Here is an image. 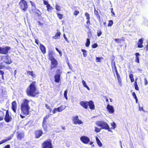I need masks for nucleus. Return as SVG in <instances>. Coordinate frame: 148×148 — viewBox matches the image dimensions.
I'll use <instances>...</instances> for the list:
<instances>
[{
  "instance_id": "1",
  "label": "nucleus",
  "mask_w": 148,
  "mask_h": 148,
  "mask_svg": "<svg viewBox=\"0 0 148 148\" xmlns=\"http://www.w3.org/2000/svg\"><path fill=\"white\" fill-rule=\"evenodd\" d=\"M35 82H32L27 88V93L29 96L34 97L39 93L38 91L36 90L35 85Z\"/></svg>"
},
{
  "instance_id": "2",
  "label": "nucleus",
  "mask_w": 148,
  "mask_h": 148,
  "mask_svg": "<svg viewBox=\"0 0 148 148\" xmlns=\"http://www.w3.org/2000/svg\"><path fill=\"white\" fill-rule=\"evenodd\" d=\"M96 123L102 129L108 130L109 131H110L109 126L106 123L102 121H98L96 122Z\"/></svg>"
},
{
  "instance_id": "3",
  "label": "nucleus",
  "mask_w": 148,
  "mask_h": 148,
  "mask_svg": "<svg viewBox=\"0 0 148 148\" xmlns=\"http://www.w3.org/2000/svg\"><path fill=\"white\" fill-rule=\"evenodd\" d=\"M42 148H53L51 140L48 139L44 141L42 143Z\"/></svg>"
},
{
  "instance_id": "4",
  "label": "nucleus",
  "mask_w": 148,
  "mask_h": 148,
  "mask_svg": "<svg viewBox=\"0 0 148 148\" xmlns=\"http://www.w3.org/2000/svg\"><path fill=\"white\" fill-rule=\"evenodd\" d=\"M20 8L24 12L26 11L27 8V5L26 2L22 0L19 3Z\"/></svg>"
},
{
  "instance_id": "5",
  "label": "nucleus",
  "mask_w": 148,
  "mask_h": 148,
  "mask_svg": "<svg viewBox=\"0 0 148 148\" xmlns=\"http://www.w3.org/2000/svg\"><path fill=\"white\" fill-rule=\"evenodd\" d=\"M0 58L1 60L8 64H10L12 62L10 58L8 56H0Z\"/></svg>"
},
{
  "instance_id": "6",
  "label": "nucleus",
  "mask_w": 148,
  "mask_h": 148,
  "mask_svg": "<svg viewBox=\"0 0 148 148\" xmlns=\"http://www.w3.org/2000/svg\"><path fill=\"white\" fill-rule=\"evenodd\" d=\"M10 50V47L8 46L0 47V53L2 54H7L8 51Z\"/></svg>"
},
{
  "instance_id": "7",
  "label": "nucleus",
  "mask_w": 148,
  "mask_h": 148,
  "mask_svg": "<svg viewBox=\"0 0 148 148\" xmlns=\"http://www.w3.org/2000/svg\"><path fill=\"white\" fill-rule=\"evenodd\" d=\"M3 112H4V114L5 113V121L7 122H8L11 121L12 118L10 116L9 114L8 111L5 110H3Z\"/></svg>"
},
{
  "instance_id": "8",
  "label": "nucleus",
  "mask_w": 148,
  "mask_h": 148,
  "mask_svg": "<svg viewBox=\"0 0 148 148\" xmlns=\"http://www.w3.org/2000/svg\"><path fill=\"white\" fill-rule=\"evenodd\" d=\"M80 139L83 143L86 144H88L90 141V138L86 136H83L81 137Z\"/></svg>"
},
{
  "instance_id": "9",
  "label": "nucleus",
  "mask_w": 148,
  "mask_h": 148,
  "mask_svg": "<svg viewBox=\"0 0 148 148\" xmlns=\"http://www.w3.org/2000/svg\"><path fill=\"white\" fill-rule=\"evenodd\" d=\"M29 108V106H21L22 112L25 114H28Z\"/></svg>"
},
{
  "instance_id": "10",
  "label": "nucleus",
  "mask_w": 148,
  "mask_h": 148,
  "mask_svg": "<svg viewBox=\"0 0 148 148\" xmlns=\"http://www.w3.org/2000/svg\"><path fill=\"white\" fill-rule=\"evenodd\" d=\"M73 121L75 124H82L83 122L80 120H79L77 116L73 117Z\"/></svg>"
},
{
  "instance_id": "11",
  "label": "nucleus",
  "mask_w": 148,
  "mask_h": 148,
  "mask_svg": "<svg viewBox=\"0 0 148 148\" xmlns=\"http://www.w3.org/2000/svg\"><path fill=\"white\" fill-rule=\"evenodd\" d=\"M13 136V134H12L8 137H7L5 139H3L0 142V145L2 144L5 142L10 140L12 138Z\"/></svg>"
},
{
  "instance_id": "12",
  "label": "nucleus",
  "mask_w": 148,
  "mask_h": 148,
  "mask_svg": "<svg viewBox=\"0 0 148 148\" xmlns=\"http://www.w3.org/2000/svg\"><path fill=\"white\" fill-rule=\"evenodd\" d=\"M107 109L110 114H112L114 112V108L112 106L108 104L107 106Z\"/></svg>"
},
{
  "instance_id": "13",
  "label": "nucleus",
  "mask_w": 148,
  "mask_h": 148,
  "mask_svg": "<svg viewBox=\"0 0 148 148\" xmlns=\"http://www.w3.org/2000/svg\"><path fill=\"white\" fill-rule=\"evenodd\" d=\"M51 69L56 67L58 65V63L57 60L55 59L51 60Z\"/></svg>"
},
{
  "instance_id": "14",
  "label": "nucleus",
  "mask_w": 148,
  "mask_h": 148,
  "mask_svg": "<svg viewBox=\"0 0 148 148\" xmlns=\"http://www.w3.org/2000/svg\"><path fill=\"white\" fill-rule=\"evenodd\" d=\"M80 104L83 108L87 109L88 107V102L86 101H82L80 102Z\"/></svg>"
},
{
  "instance_id": "15",
  "label": "nucleus",
  "mask_w": 148,
  "mask_h": 148,
  "mask_svg": "<svg viewBox=\"0 0 148 148\" xmlns=\"http://www.w3.org/2000/svg\"><path fill=\"white\" fill-rule=\"evenodd\" d=\"M29 101L26 99H23L21 106H29L28 105Z\"/></svg>"
},
{
  "instance_id": "16",
  "label": "nucleus",
  "mask_w": 148,
  "mask_h": 148,
  "mask_svg": "<svg viewBox=\"0 0 148 148\" xmlns=\"http://www.w3.org/2000/svg\"><path fill=\"white\" fill-rule=\"evenodd\" d=\"M17 108V104L15 101H13L12 103V109L14 112H16Z\"/></svg>"
},
{
  "instance_id": "17",
  "label": "nucleus",
  "mask_w": 148,
  "mask_h": 148,
  "mask_svg": "<svg viewBox=\"0 0 148 148\" xmlns=\"http://www.w3.org/2000/svg\"><path fill=\"white\" fill-rule=\"evenodd\" d=\"M144 39L143 38H141L139 39L138 40V47L139 48H142L143 47V40Z\"/></svg>"
},
{
  "instance_id": "18",
  "label": "nucleus",
  "mask_w": 148,
  "mask_h": 148,
  "mask_svg": "<svg viewBox=\"0 0 148 148\" xmlns=\"http://www.w3.org/2000/svg\"><path fill=\"white\" fill-rule=\"evenodd\" d=\"M42 134V132L41 130H37L35 132L36 138H39L41 136Z\"/></svg>"
},
{
  "instance_id": "19",
  "label": "nucleus",
  "mask_w": 148,
  "mask_h": 148,
  "mask_svg": "<svg viewBox=\"0 0 148 148\" xmlns=\"http://www.w3.org/2000/svg\"><path fill=\"white\" fill-rule=\"evenodd\" d=\"M17 133L18 134L17 135V137L18 139L21 140L22 138L24 137V134L23 132H17Z\"/></svg>"
},
{
  "instance_id": "20",
  "label": "nucleus",
  "mask_w": 148,
  "mask_h": 148,
  "mask_svg": "<svg viewBox=\"0 0 148 148\" xmlns=\"http://www.w3.org/2000/svg\"><path fill=\"white\" fill-rule=\"evenodd\" d=\"M55 81L56 82L58 83L60 79V75L59 74H57L54 76Z\"/></svg>"
},
{
  "instance_id": "21",
  "label": "nucleus",
  "mask_w": 148,
  "mask_h": 148,
  "mask_svg": "<svg viewBox=\"0 0 148 148\" xmlns=\"http://www.w3.org/2000/svg\"><path fill=\"white\" fill-rule=\"evenodd\" d=\"M40 48L43 54H44L46 53V48L44 45L41 44H40Z\"/></svg>"
},
{
  "instance_id": "22",
  "label": "nucleus",
  "mask_w": 148,
  "mask_h": 148,
  "mask_svg": "<svg viewBox=\"0 0 148 148\" xmlns=\"http://www.w3.org/2000/svg\"><path fill=\"white\" fill-rule=\"evenodd\" d=\"M66 107V106L62 105L60 107H58V108H56L57 111L58 112H61L63 110H64L65 108Z\"/></svg>"
},
{
  "instance_id": "23",
  "label": "nucleus",
  "mask_w": 148,
  "mask_h": 148,
  "mask_svg": "<svg viewBox=\"0 0 148 148\" xmlns=\"http://www.w3.org/2000/svg\"><path fill=\"white\" fill-rule=\"evenodd\" d=\"M88 102V105L89 106L90 109H95V106L93 102L92 101H90Z\"/></svg>"
},
{
  "instance_id": "24",
  "label": "nucleus",
  "mask_w": 148,
  "mask_h": 148,
  "mask_svg": "<svg viewBox=\"0 0 148 148\" xmlns=\"http://www.w3.org/2000/svg\"><path fill=\"white\" fill-rule=\"evenodd\" d=\"M27 74L31 76L32 77L34 78L36 77V75L33 71H27Z\"/></svg>"
},
{
  "instance_id": "25",
  "label": "nucleus",
  "mask_w": 148,
  "mask_h": 148,
  "mask_svg": "<svg viewBox=\"0 0 148 148\" xmlns=\"http://www.w3.org/2000/svg\"><path fill=\"white\" fill-rule=\"evenodd\" d=\"M4 118V112L3 109V111L0 110V121L2 120Z\"/></svg>"
},
{
  "instance_id": "26",
  "label": "nucleus",
  "mask_w": 148,
  "mask_h": 148,
  "mask_svg": "<svg viewBox=\"0 0 148 148\" xmlns=\"http://www.w3.org/2000/svg\"><path fill=\"white\" fill-rule=\"evenodd\" d=\"M53 52L52 51L49 52V59L51 60L55 59L53 56Z\"/></svg>"
},
{
  "instance_id": "27",
  "label": "nucleus",
  "mask_w": 148,
  "mask_h": 148,
  "mask_svg": "<svg viewBox=\"0 0 148 148\" xmlns=\"http://www.w3.org/2000/svg\"><path fill=\"white\" fill-rule=\"evenodd\" d=\"M95 14L97 16V18L99 19V21H100V16L98 12L95 8L94 10Z\"/></svg>"
},
{
  "instance_id": "28",
  "label": "nucleus",
  "mask_w": 148,
  "mask_h": 148,
  "mask_svg": "<svg viewBox=\"0 0 148 148\" xmlns=\"http://www.w3.org/2000/svg\"><path fill=\"white\" fill-rule=\"evenodd\" d=\"M140 55L139 53H135V55L136 56V59L135 60V62L139 63V58L138 56Z\"/></svg>"
},
{
  "instance_id": "29",
  "label": "nucleus",
  "mask_w": 148,
  "mask_h": 148,
  "mask_svg": "<svg viewBox=\"0 0 148 148\" xmlns=\"http://www.w3.org/2000/svg\"><path fill=\"white\" fill-rule=\"evenodd\" d=\"M61 35V33L60 32H57L55 36L53 37L55 39H59V38Z\"/></svg>"
},
{
  "instance_id": "30",
  "label": "nucleus",
  "mask_w": 148,
  "mask_h": 148,
  "mask_svg": "<svg viewBox=\"0 0 148 148\" xmlns=\"http://www.w3.org/2000/svg\"><path fill=\"white\" fill-rule=\"evenodd\" d=\"M96 140L97 142V143L98 145L100 147H101L102 146V145L100 140L97 137H96Z\"/></svg>"
},
{
  "instance_id": "31",
  "label": "nucleus",
  "mask_w": 148,
  "mask_h": 148,
  "mask_svg": "<svg viewBox=\"0 0 148 148\" xmlns=\"http://www.w3.org/2000/svg\"><path fill=\"white\" fill-rule=\"evenodd\" d=\"M82 83L84 87H85L86 88H87L88 90H90V88L88 87V86L86 84V82L85 81H84V80H83L82 81Z\"/></svg>"
},
{
  "instance_id": "32",
  "label": "nucleus",
  "mask_w": 148,
  "mask_h": 148,
  "mask_svg": "<svg viewBox=\"0 0 148 148\" xmlns=\"http://www.w3.org/2000/svg\"><path fill=\"white\" fill-rule=\"evenodd\" d=\"M46 7L47 8V10L48 12H51V10L53 9L52 7L51 6L50 4L48 5H47Z\"/></svg>"
},
{
  "instance_id": "33",
  "label": "nucleus",
  "mask_w": 148,
  "mask_h": 148,
  "mask_svg": "<svg viewBox=\"0 0 148 148\" xmlns=\"http://www.w3.org/2000/svg\"><path fill=\"white\" fill-rule=\"evenodd\" d=\"M46 122H44L43 121L42 122V127L43 128H44V130L45 131H47V126L46 125Z\"/></svg>"
},
{
  "instance_id": "34",
  "label": "nucleus",
  "mask_w": 148,
  "mask_h": 148,
  "mask_svg": "<svg viewBox=\"0 0 148 148\" xmlns=\"http://www.w3.org/2000/svg\"><path fill=\"white\" fill-rule=\"evenodd\" d=\"M51 115V114H48L47 115H46L44 118L43 121L44 122H46V120L48 119L49 116Z\"/></svg>"
},
{
  "instance_id": "35",
  "label": "nucleus",
  "mask_w": 148,
  "mask_h": 148,
  "mask_svg": "<svg viewBox=\"0 0 148 148\" xmlns=\"http://www.w3.org/2000/svg\"><path fill=\"white\" fill-rule=\"evenodd\" d=\"M90 43V40L88 38H87L86 40V47H88Z\"/></svg>"
},
{
  "instance_id": "36",
  "label": "nucleus",
  "mask_w": 148,
  "mask_h": 148,
  "mask_svg": "<svg viewBox=\"0 0 148 148\" xmlns=\"http://www.w3.org/2000/svg\"><path fill=\"white\" fill-rule=\"evenodd\" d=\"M133 75L132 74H131L130 75L129 77L131 81L132 82H134V79L133 78Z\"/></svg>"
},
{
  "instance_id": "37",
  "label": "nucleus",
  "mask_w": 148,
  "mask_h": 148,
  "mask_svg": "<svg viewBox=\"0 0 148 148\" xmlns=\"http://www.w3.org/2000/svg\"><path fill=\"white\" fill-rule=\"evenodd\" d=\"M61 6L58 4L56 5V9L57 11H60L61 10Z\"/></svg>"
},
{
  "instance_id": "38",
  "label": "nucleus",
  "mask_w": 148,
  "mask_h": 148,
  "mask_svg": "<svg viewBox=\"0 0 148 148\" xmlns=\"http://www.w3.org/2000/svg\"><path fill=\"white\" fill-rule=\"evenodd\" d=\"M81 50L83 53L84 56V57H86L87 55L86 51V50L83 49H82Z\"/></svg>"
},
{
  "instance_id": "39",
  "label": "nucleus",
  "mask_w": 148,
  "mask_h": 148,
  "mask_svg": "<svg viewBox=\"0 0 148 148\" xmlns=\"http://www.w3.org/2000/svg\"><path fill=\"white\" fill-rule=\"evenodd\" d=\"M132 95L134 97V98L136 99V102H137L138 101V99L137 98L135 93L134 92H133L132 93Z\"/></svg>"
},
{
  "instance_id": "40",
  "label": "nucleus",
  "mask_w": 148,
  "mask_h": 148,
  "mask_svg": "<svg viewBox=\"0 0 148 148\" xmlns=\"http://www.w3.org/2000/svg\"><path fill=\"white\" fill-rule=\"evenodd\" d=\"M67 90H66L64 91V96L66 100L68 99V97H67Z\"/></svg>"
},
{
  "instance_id": "41",
  "label": "nucleus",
  "mask_w": 148,
  "mask_h": 148,
  "mask_svg": "<svg viewBox=\"0 0 148 148\" xmlns=\"http://www.w3.org/2000/svg\"><path fill=\"white\" fill-rule=\"evenodd\" d=\"M111 126L112 127V128L114 129L116 128V125L115 123L112 122L111 123Z\"/></svg>"
},
{
  "instance_id": "42",
  "label": "nucleus",
  "mask_w": 148,
  "mask_h": 148,
  "mask_svg": "<svg viewBox=\"0 0 148 148\" xmlns=\"http://www.w3.org/2000/svg\"><path fill=\"white\" fill-rule=\"evenodd\" d=\"M134 86L135 89L136 90H138L139 88L138 87V85L137 84V82L135 81L134 83Z\"/></svg>"
},
{
  "instance_id": "43",
  "label": "nucleus",
  "mask_w": 148,
  "mask_h": 148,
  "mask_svg": "<svg viewBox=\"0 0 148 148\" xmlns=\"http://www.w3.org/2000/svg\"><path fill=\"white\" fill-rule=\"evenodd\" d=\"M45 107L46 108L48 109L50 112L52 110L51 108L47 104H46L45 105Z\"/></svg>"
},
{
  "instance_id": "44",
  "label": "nucleus",
  "mask_w": 148,
  "mask_h": 148,
  "mask_svg": "<svg viewBox=\"0 0 148 148\" xmlns=\"http://www.w3.org/2000/svg\"><path fill=\"white\" fill-rule=\"evenodd\" d=\"M57 16L60 19H62L63 18V15L62 14L57 13Z\"/></svg>"
},
{
  "instance_id": "45",
  "label": "nucleus",
  "mask_w": 148,
  "mask_h": 148,
  "mask_svg": "<svg viewBox=\"0 0 148 148\" xmlns=\"http://www.w3.org/2000/svg\"><path fill=\"white\" fill-rule=\"evenodd\" d=\"M113 22L112 20L109 21L108 24V26H111L113 25Z\"/></svg>"
},
{
  "instance_id": "46",
  "label": "nucleus",
  "mask_w": 148,
  "mask_h": 148,
  "mask_svg": "<svg viewBox=\"0 0 148 148\" xmlns=\"http://www.w3.org/2000/svg\"><path fill=\"white\" fill-rule=\"evenodd\" d=\"M85 16L86 17L87 19H90V15L87 12L85 13Z\"/></svg>"
},
{
  "instance_id": "47",
  "label": "nucleus",
  "mask_w": 148,
  "mask_h": 148,
  "mask_svg": "<svg viewBox=\"0 0 148 148\" xmlns=\"http://www.w3.org/2000/svg\"><path fill=\"white\" fill-rule=\"evenodd\" d=\"M102 32L101 30H98L97 32V35L98 36H100Z\"/></svg>"
},
{
  "instance_id": "48",
  "label": "nucleus",
  "mask_w": 148,
  "mask_h": 148,
  "mask_svg": "<svg viewBox=\"0 0 148 148\" xmlns=\"http://www.w3.org/2000/svg\"><path fill=\"white\" fill-rule=\"evenodd\" d=\"M35 12L36 14H37L38 16H39L40 15L41 12L38 10H36L35 11Z\"/></svg>"
},
{
  "instance_id": "49",
  "label": "nucleus",
  "mask_w": 148,
  "mask_h": 148,
  "mask_svg": "<svg viewBox=\"0 0 148 148\" xmlns=\"http://www.w3.org/2000/svg\"><path fill=\"white\" fill-rule=\"evenodd\" d=\"M115 41L117 43H119L121 42V41L122 40L120 39H114Z\"/></svg>"
},
{
  "instance_id": "50",
  "label": "nucleus",
  "mask_w": 148,
  "mask_h": 148,
  "mask_svg": "<svg viewBox=\"0 0 148 148\" xmlns=\"http://www.w3.org/2000/svg\"><path fill=\"white\" fill-rule=\"evenodd\" d=\"M101 129L97 127H95V131L96 132H100Z\"/></svg>"
},
{
  "instance_id": "51",
  "label": "nucleus",
  "mask_w": 148,
  "mask_h": 148,
  "mask_svg": "<svg viewBox=\"0 0 148 148\" xmlns=\"http://www.w3.org/2000/svg\"><path fill=\"white\" fill-rule=\"evenodd\" d=\"M103 58H100V57H97L96 58V60L97 62H101V59H102Z\"/></svg>"
},
{
  "instance_id": "52",
  "label": "nucleus",
  "mask_w": 148,
  "mask_h": 148,
  "mask_svg": "<svg viewBox=\"0 0 148 148\" xmlns=\"http://www.w3.org/2000/svg\"><path fill=\"white\" fill-rule=\"evenodd\" d=\"M79 13V12L78 11H75L74 12V14L75 16L77 15Z\"/></svg>"
},
{
  "instance_id": "53",
  "label": "nucleus",
  "mask_w": 148,
  "mask_h": 148,
  "mask_svg": "<svg viewBox=\"0 0 148 148\" xmlns=\"http://www.w3.org/2000/svg\"><path fill=\"white\" fill-rule=\"evenodd\" d=\"M97 46H98V45L96 43L94 44L92 46V48H96Z\"/></svg>"
},
{
  "instance_id": "54",
  "label": "nucleus",
  "mask_w": 148,
  "mask_h": 148,
  "mask_svg": "<svg viewBox=\"0 0 148 148\" xmlns=\"http://www.w3.org/2000/svg\"><path fill=\"white\" fill-rule=\"evenodd\" d=\"M57 111V110L56 108H54L53 110L52 111V113L53 114H54L56 113V112Z\"/></svg>"
},
{
  "instance_id": "55",
  "label": "nucleus",
  "mask_w": 148,
  "mask_h": 148,
  "mask_svg": "<svg viewBox=\"0 0 148 148\" xmlns=\"http://www.w3.org/2000/svg\"><path fill=\"white\" fill-rule=\"evenodd\" d=\"M144 79L145 84V85H147L148 84V82L147 79L146 78H145Z\"/></svg>"
},
{
  "instance_id": "56",
  "label": "nucleus",
  "mask_w": 148,
  "mask_h": 148,
  "mask_svg": "<svg viewBox=\"0 0 148 148\" xmlns=\"http://www.w3.org/2000/svg\"><path fill=\"white\" fill-rule=\"evenodd\" d=\"M56 50L59 52L60 54V56H62V52L61 51H60L57 48H56Z\"/></svg>"
},
{
  "instance_id": "57",
  "label": "nucleus",
  "mask_w": 148,
  "mask_h": 148,
  "mask_svg": "<svg viewBox=\"0 0 148 148\" xmlns=\"http://www.w3.org/2000/svg\"><path fill=\"white\" fill-rule=\"evenodd\" d=\"M43 2L44 4L45 5H47L49 4L48 2L44 0Z\"/></svg>"
},
{
  "instance_id": "58",
  "label": "nucleus",
  "mask_w": 148,
  "mask_h": 148,
  "mask_svg": "<svg viewBox=\"0 0 148 148\" xmlns=\"http://www.w3.org/2000/svg\"><path fill=\"white\" fill-rule=\"evenodd\" d=\"M4 74V73L2 71L0 70V74H1L2 75V77H3V75Z\"/></svg>"
},
{
  "instance_id": "59",
  "label": "nucleus",
  "mask_w": 148,
  "mask_h": 148,
  "mask_svg": "<svg viewBox=\"0 0 148 148\" xmlns=\"http://www.w3.org/2000/svg\"><path fill=\"white\" fill-rule=\"evenodd\" d=\"M30 3H31V5L32 6H33L34 7H35V3H33L32 1H30Z\"/></svg>"
},
{
  "instance_id": "60",
  "label": "nucleus",
  "mask_w": 148,
  "mask_h": 148,
  "mask_svg": "<svg viewBox=\"0 0 148 148\" xmlns=\"http://www.w3.org/2000/svg\"><path fill=\"white\" fill-rule=\"evenodd\" d=\"M63 36H64V38L65 39V40L68 42V40L67 39V37H66L65 36V34H64V35H63Z\"/></svg>"
},
{
  "instance_id": "61",
  "label": "nucleus",
  "mask_w": 148,
  "mask_h": 148,
  "mask_svg": "<svg viewBox=\"0 0 148 148\" xmlns=\"http://www.w3.org/2000/svg\"><path fill=\"white\" fill-rule=\"evenodd\" d=\"M116 75L117 76V78H118V77L119 76V75L118 74V72L117 71V69L116 68Z\"/></svg>"
},
{
  "instance_id": "62",
  "label": "nucleus",
  "mask_w": 148,
  "mask_h": 148,
  "mask_svg": "<svg viewBox=\"0 0 148 148\" xmlns=\"http://www.w3.org/2000/svg\"><path fill=\"white\" fill-rule=\"evenodd\" d=\"M5 148H10V145H8L5 146Z\"/></svg>"
},
{
  "instance_id": "63",
  "label": "nucleus",
  "mask_w": 148,
  "mask_h": 148,
  "mask_svg": "<svg viewBox=\"0 0 148 148\" xmlns=\"http://www.w3.org/2000/svg\"><path fill=\"white\" fill-rule=\"evenodd\" d=\"M35 42L37 44H38V40H37V39H35Z\"/></svg>"
},
{
  "instance_id": "64",
  "label": "nucleus",
  "mask_w": 148,
  "mask_h": 148,
  "mask_svg": "<svg viewBox=\"0 0 148 148\" xmlns=\"http://www.w3.org/2000/svg\"><path fill=\"white\" fill-rule=\"evenodd\" d=\"M146 49L147 51H148V44L146 46Z\"/></svg>"
}]
</instances>
